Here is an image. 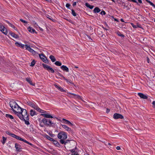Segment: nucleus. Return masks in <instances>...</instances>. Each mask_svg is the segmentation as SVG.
I'll return each instance as SVG.
<instances>
[{"mask_svg": "<svg viewBox=\"0 0 155 155\" xmlns=\"http://www.w3.org/2000/svg\"><path fill=\"white\" fill-rule=\"evenodd\" d=\"M12 109L15 115L21 120L25 121V124L27 125L30 124L28 115L26 109L22 108L18 105L17 107L15 106Z\"/></svg>", "mask_w": 155, "mask_h": 155, "instance_id": "obj_1", "label": "nucleus"}, {"mask_svg": "<svg viewBox=\"0 0 155 155\" xmlns=\"http://www.w3.org/2000/svg\"><path fill=\"white\" fill-rule=\"evenodd\" d=\"M58 137L60 140H65L67 138L66 133L63 131H61L58 134Z\"/></svg>", "mask_w": 155, "mask_h": 155, "instance_id": "obj_2", "label": "nucleus"}, {"mask_svg": "<svg viewBox=\"0 0 155 155\" xmlns=\"http://www.w3.org/2000/svg\"><path fill=\"white\" fill-rule=\"evenodd\" d=\"M27 103L29 105L37 110L38 111H41V109L39 108L37 105L33 102L29 101L27 102Z\"/></svg>", "mask_w": 155, "mask_h": 155, "instance_id": "obj_3", "label": "nucleus"}, {"mask_svg": "<svg viewBox=\"0 0 155 155\" xmlns=\"http://www.w3.org/2000/svg\"><path fill=\"white\" fill-rule=\"evenodd\" d=\"M42 121L45 124L47 125L51 126L54 124L50 120L45 118L42 119Z\"/></svg>", "mask_w": 155, "mask_h": 155, "instance_id": "obj_4", "label": "nucleus"}, {"mask_svg": "<svg viewBox=\"0 0 155 155\" xmlns=\"http://www.w3.org/2000/svg\"><path fill=\"white\" fill-rule=\"evenodd\" d=\"M67 93L68 94V96L70 97L78 99H80L81 98V97L78 95L76 94H75L69 92H67Z\"/></svg>", "mask_w": 155, "mask_h": 155, "instance_id": "obj_5", "label": "nucleus"}, {"mask_svg": "<svg viewBox=\"0 0 155 155\" xmlns=\"http://www.w3.org/2000/svg\"><path fill=\"white\" fill-rule=\"evenodd\" d=\"M39 56L41 60L46 63H48V60L46 58L43 54H40Z\"/></svg>", "mask_w": 155, "mask_h": 155, "instance_id": "obj_6", "label": "nucleus"}, {"mask_svg": "<svg viewBox=\"0 0 155 155\" xmlns=\"http://www.w3.org/2000/svg\"><path fill=\"white\" fill-rule=\"evenodd\" d=\"M113 118L115 119H122L124 118V117L121 114L116 113L114 114Z\"/></svg>", "mask_w": 155, "mask_h": 155, "instance_id": "obj_7", "label": "nucleus"}, {"mask_svg": "<svg viewBox=\"0 0 155 155\" xmlns=\"http://www.w3.org/2000/svg\"><path fill=\"white\" fill-rule=\"evenodd\" d=\"M61 122H63L64 123L67 124L70 126H72L73 125V124L71 123L70 121L64 118H62V120H61Z\"/></svg>", "mask_w": 155, "mask_h": 155, "instance_id": "obj_8", "label": "nucleus"}, {"mask_svg": "<svg viewBox=\"0 0 155 155\" xmlns=\"http://www.w3.org/2000/svg\"><path fill=\"white\" fill-rule=\"evenodd\" d=\"M9 105L10 107L12 108V109L14 107L16 106H18V105L14 101H11L9 102Z\"/></svg>", "mask_w": 155, "mask_h": 155, "instance_id": "obj_9", "label": "nucleus"}, {"mask_svg": "<svg viewBox=\"0 0 155 155\" xmlns=\"http://www.w3.org/2000/svg\"><path fill=\"white\" fill-rule=\"evenodd\" d=\"M25 48L26 49L32 52L33 54L35 53V51L34 50L31 48L29 46H28L27 45H25Z\"/></svg>", "mask_w": 155, "mask_h": 155, "instance_id": "obj_10", "label": "nucleus"}, {"mask_svg": "<svg viewBox=\"0 0 155 155\" xmlns=\"http://www.w3.org/2000/svg\"><path fill=\"white\" fill-rule=\"evenodd\" d=\"M70 144L71 145V148L74 147V148L76 147V143L75 141L70 140Z\"/></svg>", "mask_w": 155, "mask_h": 155, "instance_id": "obj_11", "label": "nucleus"}, {"mask_svg": "<svg viewBox=\"0 0 155 155\" xmlns=\"http://www.w3.org/2000/svg\"><path fill=\"white\" fill-rule=\"evenodd\" d=\"M62 127L64 129L68 131L71 132V128L68 127L67 125H61Z\"/></svg>", "mask_w": 155, "mask_h": 155, "instance_id": "obj_12", "label": "nucleus"}, {"mask_svg": "<svg viewBox=\"0 0 155 155\" xmlns=\"http://www.w3.org/2000/svg\"><path fill=\"white\" fill-rule=\"evenodd\" d=\"M54 86L57 88L58 90H60V91L63 92H66V91L65 90H64L61 87L58 86L57 84H54Z\"/></svg>", "mask_w": 155, "mask_h": 155, "instance_id": "obj_13", "label": "nucleus"}, {"mask_svg": "<svg viewBox=\"0 0 155 155\" xmlns=\"http://www.w3.org/2000/svg\"><path fill=\"white\" fill-rule=\"evenodd\" d=\"M138 95L140 97L144 99H147L148 97L146 95L142 93H138Z\"/></svg>", "mask_w": 155, "mask_h": 155, "instance_id": "obj_14", "label": "nucleus"}, {"mask_svg": "<svg viewBox=\"0 0 155 155\" xmlns=\"http://www.w3.org/2000/svg\"><path fill=\"white\" fill-rule=\"evenodd\" d=\"M61 68L64 71H65L66 72H69V69L66 66L63 65L61 66Z\"/></svg>", "mask_w": 155, "mask_h": 155, "instance_id": "obj_15", "label": "nucleus"}, {"mask_svg": "<svg viewBox=\"0 0 155 155\" xmlns=\"http://www.w3.org/2000/svg\"><path fill=\"white\" fill-rule=\"evenodd\" d=\"M28 31L31 33H35L36 34H37V32L35 31V30L33 28L31 27H29L28 28Z\"/></svg>", "mask_w": 155, "mask_h": 155, "instance_id": "obj_16", "label": "nucleus"}, {"mask_svg": "<svg viewBox=\"0 0 155 155\" xmlns=\"http://www.w3.org/2000/svg\"><path fill=\"white\" fill-rule=\"evenodd\" d=\"M15 44L18 46L21 47L22 48H25V45L22 44L21 43L16 42L15 43Z\"/></svg>", "mask_w": 155, "mask_h": 155, "instance_id": "obj_17", "label": "nucleus"}, {"mask_svg": "<svg viewBox=\"0 0 155 155\" xmlns=\"http://www.w3.org/2000/svg\"><path fill=\"white\" fill-rule=\"evenodd\" d=\"M41 115L43 116V117H45L46 118H53V117L51 116V115L48 114H41Z\"/></svg>", "mask_w": 155, "mask_h": 155, "instance_id": "obj_18", "label": "nucleus"}, {"mask_svg": "<svg viewBox=\"0 0 155 155\" xmlns=\"http://www.w3.org/2000/svg\"><path fill=\"white\" fill-rule=\"evenodd\" d=\"M70 140H60V143L62 144H65L66 143H68V142L70 143Z\"/></svg>", "mask_w": 155, "mask_h": 155, "instance_id": "obj_19", "label": "nucleus"}, {"mask_svg": "<svg viewBox=\"0 0 155 155\" xmlns=\"http://www.w3.org/2000/svg\"><path fill=\"white\" fill-rule=\"evenodd\" d=\"M15 147L16 149V150L17 151H20V149H21L20 147L21 146L18 144L17 143H15Z\"/></svg>", "mask_w": 155, "mask_h": 155, "instance_id": "obj_20", "label": "nucleus"}, {"mask_svg": "<svg viewBox=\"0 0 155 155\" xmlns=\"http://www.w3.org/2000/svg\"><path fill=\"white\" fill-rule=\"evenodd\" d=\"M101 10L99 8L96 7L94 8L93 12L94 13H97L99 12Z\"/></svg>", "mask_w": 155, "mask_h": 155, "instance_id": "obj_21", "label": "nucleus"}, {"mask_svg": "<svg viewBox=\"0 0 155 155\" xmlns=\"http://www.w3.org/2000/svg\"><path fill=\"white\" fill-rule=\"evenodd\" d=\"M10 35L13 38H18V35L15 34L14 33L11 32L10 33Z\"/></svg>", "mask_w": 155, "mask_h": 155, "instance_id": "obj_22", "label": "nucleus"}, {"mask_svg": "<svg viewBox=\"0 0 155 155\" xmlns=\"http://www.w3.org/2000/svg\"><path fill=\"white\" fill-rule=\"evenodd\" d=\"M42 65L45 69L48 71L50 67V66L44 64H42Z\"/></svg>", "mask_w": 155, "mask_h": 155, "instance_id": "obj_23", "label": "nucleus"}, {"mask_svg": "<svg viewBox=\"0 0 155 155\" xmlns=\"http://www.w3.org/2000/svg\"><path fill=\"white\" fill-rule=\"evenodd\" d=\"M30 114L31 116H33L34 115L36 114V112H35V110L32 109L30 110Z\"/></svg>", "mask_w": 155, "mask_h": 155, "instance_id": "obj_24", "label": "nucleus"}, {"mask_svg": "<svg viewBox=\"0 0 155 155\" xmlns=\"http://www.w3.org/2000/svg\"><path fill=\"white\" fill-rule=\"evenodd\" d=\"M85 6L88 7L90 8L91 9H92L94 7V6L93 5H90L87 2L85 4Z\"/></svg>", "mask_w": 155, "mask_h": 155, "instance_id": "obj_25", "label": "nucleus"}, {"mask_svg": "<svg viewBox=\"0 0 155 155\" xmlns=\"http://www.w3.org/2000/svg\"><path fill=\"white\" fill-rule=\"evenodd\" d=\"M26 81L28 82L31 85H32L34 86V84H33L31 81V80L30 78H26Z\"/></svg>", "mask_w": 155, "mask_h": 155, "instance_id": "obj_26", "label": "nucleus"}, {"mask_svg": "<svg viewBox=\"0 0 155 155\" xmlns=\"http://www.w3.org/2000/svg\"><path fill=\"white\" fill-rule=\"evenodd\" d=\"M50 58L51 59L52 62H54L56 61V59L52 55L50 56Z\"/></svg>", "mask_w": 155, "mask_h": 155, "instance_id": "obj_27", "label": "nucleus"}, {"mask_svg": "<svg viewBox=\"0 0 155 155\" xmlns=\"http://www.w3.org/2000/svg\"><path fill=\"white\" fill-rule=\"evenodd\" d=\"M1 31L5 35L8 34L7 30L5 27Z\"/></svg>", "mask_w": 155, "mask_h": 155, "instance_id": "obj_28", "label": "nucleus"}, {"mask_svg": "<svg viewBox=\"0 0 155 155\" xmlns=\"http://www.w3.org/2000/svg\"><path fill=\"white\" fill-rule=\"evenodd\" d=\"M8 23L9 26H10L11 27L14 28L15 30H17V28L13 24L9 22H8Z\"/></svg>", "mask_w": 155, "mask_h": 155, "instance_id": "obj_29", "label": "nucleus"}, {"mask_svg": "<svg viewBox=\"0 0 155 155\" xmlns=\"http://www.w3.org/2000/svg\"><path fill=\"white\" fill-rule=\"evenodd\" d=\"M5 117H6L9 118L11 119H13L14 118V117L12 115L8 114H6Z\"/></svg>", "mask_w": 155, "mask_h": 155, "instance_id": "obj_30", "label": "nucleus"}, {"mask_svg": "<svg viewBox=\"0 0 155 155\" xmlns=\"http://www.w3.org/2000/svg\"><path fill=\"white\" fill-rule=\"evenodd\" d=\"M53 142L54 143L55 145H56V146H57V147H58L60 145V144H59V143L57 140H53Z\"/></svg>", "mask_w": 155, "mask_h": 155, "instance_id": "obj_31", "label": "nucleus"}, {"mask_svg": "<svg viewBox=\"0 0 155 155\" xmlns=\"http://www.w3.org/2000/svg\"><path fill=\"white\" fill-rule=\"evenodd\" d=\"M146 1L147 2L149 3L150 5L152 6L153 7H155V5L154 4H153L152 2H151L150 1L148 0H146Z\"/></svg>", "mask_w": 155, "mask_h": 155, "instance_id": "obj_32", "label": "nucleus"}, {"mask_svg": "<svg viewBox=\"0 0 155 155\" xmlns=\"http://www.w3.org/2000/svg\"><path fill=\"white\" fill-rule=\"evenodd\" d=\"M46 138L48 140L51 141H53L54 140V139L51 138L49 136L46 135Z\"/></svg>", "mask_w": 155, "mask_h": 155, "instance_id": "obj_33", "label": "nucleus"}, {"mask_svg": "<svg viewBox=\"0 0 155 155\" xmlns=\"http://www.w3.org/2000/svg\"><path fill=\"white\" fill-rule=\"evenodd\" d=\"M54 64L55 65L58 66H61L62 64L59 61H56L55 62Z\"/></svg>", "mask_w": 155, "mask_h": 155, "instance_id": "obj_34", "label": "nucleus"}, {"mask_svg": "<svg viewBox=\"0 0 155 155\" xmlns=\"http://www.w3.org/2000/svg\"><path fill=\"white\" fill-rule=\"evenodd\" d=\"M71 14L74 16H76L77 15L74 10L73 9H71Z\"/></svg>", "mask_w": 155, "mask_h": 155, "instance_id": "obj_35", "label": "nucleus"}, {"mask_svg": "<svg viewBox=\"0 0 155 155\" xmlns=\"http://www.w3.org/2000/svg\"><path fill=\"white\" fill-rule=\"evenodd\" d=\"M117 34L119 36L122 37H124V36L119 31L117 32Z\"/></svg>", "mask_w": 155, "mask_h": 155, "instance_id": "obj_36", "label": "nucleus"}, {"mask_svg": "<svg viewBox=\"0 0 155 155\" xmlns=\"http://www.w3.org/2000/svg\"><path fill=\"white\" fill-rule=\"evenodd\" d=\"M35 60H33L31 62L30 66L32 67L33 66L35 65Z\"/></svg>", "mask_w": 155, "mask_h": 155, "instance_id": "obj_37", "label": "nucleus"}, {"mask_svg": "<svg viewBox=\"0 0 155 155\" xmlns=\"http://www.w3.org/2000/svg\"><path fill=\"white\" fill-rule=\"evenodd\" d=\"M131 25L134 28H137L138 27H140L138 25H134L133 23H131Z\"/></svg>", "mask_w": 155, "mask_h": 155, "instance_id": "obj_38", "label": "nucleus"}, {"mask_svg": "<svg viewBox=\"0 0 155 155\" xmlns=\"http://www.w3.org/2000/svg\"><path fill=\"white\" fill-rule=\"evenodd\" d=\"M2 139L3 141L2 142V143H3V144H4V143H5V141L6 140V138L4 137H2Z\"/></svg>", "mask_w": 155, "mask_h": 155, "instance_id": "obj_39", "label": "nucleus"}, {"mask_svg": "<svg viewBox=\"0 0 155 155\" xmlns=\"http://www.w3.org/2000/svg\"><path fill=\"white\" fill-rule=\"evenodd\" d=\"M50 71L52 73H54V70L51 67H50V68L49 69L48 71Z\"/></svg>", "mask_w": 155, "mask_h": 155, "instance_id": "obj_40", "label": "nucleus"}, {"mask_svg": "<svg viewBox=\"0 0 155 155\" xmlns=\"http://www.w3.org/2000/svg\"><path fill=\"white\" fill-rule=\"evenodd\" d=\"M18 139L17 140H21V141H23V142H24V141H25V140L24 139H23L21 138V137H18Z\"/></svg>", "mask_w": 155, "mask_h": 155, "instance_id": "obj_41", "label": "nucleus"}, {"mask_svg": "<svg viewBox=\"0 0 155 155\" xmlns=\"http://www.w3.org/2000/svg\"><path fill=\"white\" fill-rule=\"evenodd\" d=\"M20 20L23 23L25 24H27L28 23V22L27 21L23 20L22 19H20Z\"/></svg>", "mask_w": 155, "mask_h": 155, "instance_id": "obj_42", "label": "nucleus"}, {"mask_svg": "<svg viewBox=\"0 0 155 155\" xmlns=\"http://www.w3.org/2000/svg\"><path fill=\"white\" fill-rule=\"evenodd\" d=\"M24 142H25V143H27V144L30 145H31V146H33V145L32 143L29 142H28V141H26L25 140L24 141Z\"/></svg>", "mask_w": 155, "mask_h": 155, "instance_id": "obj_43", "label": "nucleus"}, {"mask_svg": "<svg viewBox=\"0 0 155 155\" xmlns=\"http://www.w3.org/2000/svg\"><path fill=\"white\" fill-rule=\"evenodd\" d=\"M100 14L101 15H105L106 14V12L104 11H103L101 12Z\"/></svg>", "mask_w": 155, "mask_h": 155, "instance_id": "obj_44", "label": "nucleus"}, {"mask_svg": "<svg viewBox=\"0 0 155 155\" xmlns=\"http://www.w3.org/2000/svg\"><path fill=\"white\" fill-rule=\"evenodd\" d=\"M70 6V5L68 3H67L66 5V6L67 8H70L69 7Z\"/></svg>", "mask_w": 155, "mask_h": 155, "instance_id": "obj_45", "label": "nucleus"}, {"mask_svg": "<svg viewBox=\"0 0 155 155\" xmlns=\"http://www.w3.org/2000/svg\"><path fill=\"white\" fill-rule=\"evenodd\" d=\"M5 27L3 26L2 25H1V26H0V31H1L3 29H4Z\"/></svg>", "mask_w": 155, "mask_h": 155, "instance_id": "obj_46", "label": "nucleus"}, {"mask_svg": "<svg viewBox=\"0 0 155 155\" xmlns=\"http://www.w3.org/2000/svg\"><path fill=\"white\" fill-rule=\"evenodd\" d=\"M6 133L10 136H11V134H12V133H10L9 131H7L6 132Z\"/></svg>", "mask_w": 155, "mask_h": 155, "instance_id": "obj_47", "label": "nucleus"}, {"mask_svg": "<svg viewBox=\"0 0 155 155\" xmlns=\"http://www.w3.org/2000/svg\"><path fill=\"white\" fill-rule=\"evenodd\" d=\"M61 77L63 79H64V80H65L68 83V79H66L63 76V77Z\"/></svg>", "mask_w": 155, "mask_h": 155, "instance_id": "obj_48", "label": "nucleus"}, {"mask_svg": "<svg viewBox=\"0 0 155 155\" xmlns=\"http://www.w3.org/2000/svg\"><path fill=\"white\" fill-rule=\"evenodd\" d=\"M57 74L59 76L61 77H63V75L62 74H61V73H59L58 72H57Z\"/></svg>", "mask_w": 155, "mask_h": 155, "instance_id": "obj_49", "label": "nucleus"}, {"mask_svg": "<svg viewBox=\"0 0 155 155\" xmlns=\"http://www.w3.org/2000/svg\"><path fill=\"white\" fill-rule=\"evenodd\" d=\"M11 136L14 138H15V137H16V135H15V134H11Z\"/></svg>", "mask_w": 155, "mask_h": 155, "instance_id": "obj_50", "label": "nucleus"}, {"mask_svg": "<svg viewBox=\"0 0 155 155\" xmlns=\"http://www.w3.org/2000/svg\"><path fill=\"white\" fill-rule=\"evenodd\" d=\"M75 149H71V150H70V151H71V152H72V153H73V152H74V151H75Z\"/></svg>", "mask_w": 155, "mask_h": 155, "instance_id": "obj_51", "label": "nucleus"}, {"mask_svg": "<svg viewBox=\"0 0 155 155\" xmlns=\"http://www.w3.org/2000/svg\"><path fill=\"white\" fill-rule=\"evenodd\" d=\"M76 5V2H74L73 5H72L74 7Z\"/></svg>", "mask_w": 155, "mask_h": 155, "instance_id": "obj_52", "label": "nucleus"}, {"mask_svg": "<svg viewBox=\"0 0 155 155\" xmlns=\"http://www.w3.org/2000/svg\"><path fill=\"white\" fill-rule=\"evenodd\" d=\"M71 155H79L76 152H75L74 154H72Z\"/></svg>", "mask_w": 155, "mask_h": 155, "instance_id": "obj_53", "label": "nucleus"}, {"mask_svg": "<svg viewBox=\"0 0 155 155\" xmlns=\"http://www.w3.org/2000/svg\"><path fill=\"white\" fill-rule=\"evenodd\" d=\"M110 111V110L109 109L107 108L106 110V113H108Z\"/></svg>", "mask_w": 155, "mask_h": 155, "instance_id": "obj_54", "label": "nucleus"}, {"mask_svg": "<svg viewBox=\"0 0 155 155\" xmlns=\"http://www.w3.org/2000/svg\"><path fill=\"white\" fill-rule=\"evenodd\" d=\"M116 149L117 150H120V147L119 146H117L116 147Z\"/></svg>", "mask_w": 155, "mask_h": 155, "instance_id": "obj_55", "label": "nucleus"}, {"mask_svg": "<svg viewBox=\"0 0 155 155\" xmlns=\"http://www.w3.org/2000/svg\"><path fill=\"white\" fill-rule=\"evenodd\" d=\"M41 111H39V112L41 113H45V112H46L45 111H44L41 109Z\"/></svg>", "mask_w": 155, "mask_h": 155, "instance_id": "obj_56", "label": "nucleus"}, {"mask_svg": "<svg viewBox=\"0 0 155 155\" xmlns=\"http://www.w3.org/2000/svg\"><path fill=\"white\" fill-rule=\"evenodd\" d=\"M152 104H153V105H155V101H153V102Z\"/></svg>", "mask_w": 155, "mask_h": 155, "instance_id": "obj_57", "label": "nucleus"}, {"mask_svg": "<svg viewBox=\"0 0 155 155\" xmlns=\"http://www.w3.org/2000/svg\"><path fill=\"white\" fill-rule=\"evenodd\" d=\"M138 1L139 3H142V1L141 0H138Z\"/></svg>", "mask_w": 155, "mask_h": 155, "instance_id": "obj_58", "label": "nucleus"}, {"mask_svg": "<svg viewBox=\"0 0 155 155\" xmlns=\"http://www.w3.org/2000/svg\"><path fill=\"white\" fill-rule=\"evenodd\" d=\"M87 37L88 38L90 39L91 40H92V39L91 38V37L90 36H87Z\"/></svg>", "mask_w": 155, "mask_h": 155, "instance_id": "obj_59", "label": "nucleus"}, {"mask_svg": "<svg viewBox=\"0 0 155 155\" xmlns=\"http://www.w3.org/2000/svg\"><path fill=\"white\" fill-rule=\"evenodd\" d=\"M68 82L70 83L71 84H72V82L71 81H69L68 80Z\"/></svg>", "mask_w": 155, "mask_h": 155, "instance_id": "obj_60", "label": "nucleus"}, {"mask_svg": "<svg viewBox=\"0 0 155 155\" xmlns=\"http://www.w3.org/2000/svg\"><path fill=\"white\" fill-rule=\"evenodd\" d=\"M39 29H40L41 31H43V29H42V28H41L39 27Z\"/></svg>", "mask_w": 155, "mask_h": 155, "instance_id": "obj_61", "label": "nucleus"}, {"mask_svg": "<svg viewBox=\"0 0 155 155\" xmlns=\"http://www.w3.org/2000/svg\"><path fill=\"white\" fill-rule=\"evenodd\" d=\"M18 137H19L18 136L16 135V137H15V138H16L17 139H18Z\"/></svg>", "mask_w": 155, "mask_h": 155, "instance_id": "obj_62", "label": "nucleus"}, {"mask_svg": "<svg viewBox=\"0 0 155 155\" xmlns=\"http://www.w3.org/2000/svg\"><path fill=\"white\" fill-rule=\"evenodd\" d=\"M48 17V18L50 20H51L52 21H53L52 19V18H49L48 17Z\"/></svg>", "mask_w": 155, "mask_h": 155, "instance_id": "obj_63", "label": "nucleus"}, {"mask_svg": "<svg viewBox=\"0 0 155 155\" xmlns=\"http://www.w3.org/2000/svg\"><path fill=\"white\" fill-rule=\"evenodd\" d=\"M120 21H122V22H124V21L123 20V19H122L121 18V19H120Z\"/></svg>", "mask_w": 155, "mask_h": 155, "instance_id": "obj_64", "label": "nucleus"}]
</instances>
